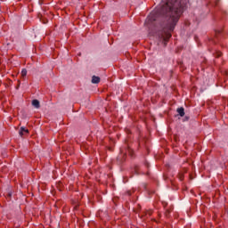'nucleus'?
Here are the masks:
<instances>
[{
    "label": "nucleus",
    "instance_id": "nucleus-3",
    "mask_svg": "<svg viewBox=\"0 0 228 228\" xmlns=\"http://www.w3.org/2000/svg\"><path fill=\"white\" fill-rule=\"evenodd\" d=\"M92 83H94V85H97L98 83H101V78L99 77L93 76Z\"/></svg>",
    "mask_w": 228,
    "mask_h": 228
},
{
    "label": "nucleus",
    "instance_id": "nucleus-1",
    "mask_svg": "<svg viewBox=\"0 0 228 228\" xmlns=\"http://www.w3.org/2000/svg\"><path fill=\"white\" fill-rule=\"evenodd\" d=\"M171 13L172 24L175 25L179 20V17H181V13H183V8L181 7V4L179 2H175L172 7L169 8Z\"/></svg>",
    "mask_w": 228,
    "mask_h": 228
},
{
    "label": "nucleus",
    "instance_id": "nucleus-6",
    "mask_svg": "<svg viewBox=\"0 0 228 228\" xmlns=\"http://www.w3.org/2000/svg\"><path fill=\"white\" fill-rule=\"evenodd\" d=\"M21 76L22 77H26V76H28V70L26 69H23L21 70Z\"/></svg>",
    "mask_w": 228,
    "mask_h": 228
},
{
    "label": "nucleus",
    "instance_id": "nucleus-5",
    "mask_svg": "<svg viewBox=\"0 0 228 228\" xmlns=\"http://www.w3.org/2000/svg\"><path fill=\"white\" fill-rule=\"evenodd\" d=\"M32 105L34 106V108H40V102H38V100H33Z\"/></svg>",
    "mask_w": 228,
    "mask_h": 228
},
{
    "label": "nucleus",
    "instance_id": "nucleus-2",
    "mask_svg": "<svg viewBox=\"0 0 228 228\" xmlns=\"http://www.w3.org/2000/svg\"><path fill=\"white\" fill-rule=\"evenodd\" d=\"M29 133V130L26 129L24 126L20 127V130L19 132L20 136H24V134H28Z\"/></svg>",
    "mask_w": 228,
    "mask_h": 228
},
{
    "label": "nucleus",
    "instance_id": "nucleus-4",
    "mask_svg": "<svg viewBox=\"0 0 228 228\" xmlns=\"http://www.w3.org/2000/svg\"><path fill=\"white\" fill-rule=\"evenodd\" d=\"M177 113L180 117H184V108L181 107L177 109Z\"/></svg>",
    "mask_w": 228,
    "mask_h": 228
}]
</instances>
